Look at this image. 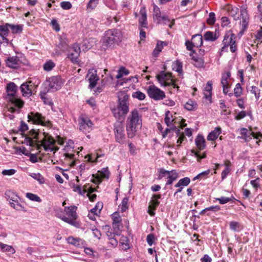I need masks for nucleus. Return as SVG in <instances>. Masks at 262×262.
Wrapping results in <instances>:
<instances>
[{"mask_svg":"<svg viewBox=\"0 0 262 262\" xmlns=\"http://www.w3.org/2000/svg\"><path fill=\"white\" fill-rule=\"evenodd\" d=\"M28 129L27 124L21 121L19 129H17V135L20 136L19 142L37 150L42 148L46 151H56L58 149L55 146V140L48 134L33 129L29 132V135L25 134V132Z\"/></svg>","mask_w":262,"mask_h":262,"instance_id":"1","label":"nucleus"},{"mask_svg":"<svg viewBox=\"0 0 262 262\" xmlns=\"http://www.w3.org/2000/svg\"><path fill=\"white\" fill-rule=\"evenodd\" d=\"M3 98L6 103L5 107V115L10 120L15 118L16 107V85L13 82H9L6 86V92Z\"/></svg>","mask_w":262,"mask_h":262,"instance_id":"2","label":"nucleus"},{"mask_svg":"<svg viewBox=\"0 0 262 262\" xmlns=\"http://www.w3.org/2000/svg\"><path fill=\"white\" fill-rule=\"evenodd\" d=\"M118 105L111 110L115 118L122 121L129 112L128 96L124 92H120L118 94Z\"/></svg>","mask_w":262,"mask_h":262,"instance_id":"3","label":"nucleus"},{"mask_svg":"<svg viewBox=\"0 0 262 262\" xmlns=\"http://www.w3.org/2000/svg\"><path fill=\"white\" fill-rule=\"evenodd\" d=\"M141 116L136 109L133 110L128 116L126 121V131L129 138H133L138 129L142 127Z\"/></svg>","mask_w":262,"mask_h":262,"instance_id":"4","label":"nucleus"},{"mask_svg":"<svg viewBox=\"0 0 262 262\" xmlns=\"http://www.w3.org/2000/svg\"><path fill=\"white\" fill-rule=\"evenodd\" d=\"M122 38V35L120 30H108L105 32L101 39L102 47L104 49L113 48L121 41Z\"/></svg>","mask_w":262,"mask_h":262,"instance_id":"5","label":"nucleus"},{"mask_svg":"<svg viewBox=\"0 0 262 262\" xmlns=\"http://www.w3.org/2000/svg\"><path fill=\"white\" fill-rule=\"evenodd\" d=\"M77 209V207L74 205L65 207L64 212H62V211L58 212L56 216L64 222L77 227V223L75 221L78 217L76 212Z\"/></svg>","mask_w":262,"mask_h":262,"instance_id":"6","label":"nucleus"},{"mask_svg":"<svg viewBox=\"0 0 262 262\" xmlns=\"http://www.w3.org/2000/svg\"><path fill=\"white\" fill-rule=\"evenodd\" d=\"M156 78L161 86H172L174 89L179 90L178 80L171 78V74L169 73H165L164 71H161L157 75Z\"/></svg>","mask_w":262,"mask_h":262,"instance_id":"7","label":"nucleus"},{"mask_svg":"<svg viewBox=\"0 0 262 262\" xmlns=\"http://www.w3.org/2000/svg\"><path fill=\"white\" fill-rule=\"evenodd\" d=\"M28 121L34 124L51 127L52 123L45 116L38 112H31L28 114Z\"/></svg>","mask_w":262,"mask_h":262,"instance_id":"8","label":"nucleus"},{"mask_svg":"<svg viewBox=\"0 0 262 262\" xmlns=\"http://www.w3.org/2000/svg\"><path fill=\"white\" fill-rule=\"evenodd\" d=\"M114 133L115 140L120 144H124L126 141V135L124 125L122 121H117L114 125Z\"/></svg>","mask_w":262,"mask_h":262,"instance_id":"9","label":"nucleus"},{"mask_svg":"<svg viewBox=\"0 0 262 262\" xmlns=\"http://www.w3.org/2000/svg\"><path fill=\"white\" fill-rule=\"evenodd\" d=\"M239 131L241 136L238 137L237 138L244 140L245 142H249L252 137L256 139L262 138V134L260 132L254 133L244 127L241 128Z\"/></svg>","mask_w":262,"mask_h":262,"instance_id":"10","label":"nucleus"},{"mask_svg":"<svg viewBox=\"0 0 262 262\" xmlns=\"http://www.w3.org/2000/svg\"><path fill=\"white\" fill-rule=\"evenodd\" d=\"M160 179L163 177H166L168 180L166 183V186L171 185L179 177L178 173L175 170L170 171L166 170L163 168L160 169L159 175Z\"/></svg>","mask_w":262,"mask_h":262,"instance_id":"11","label":"nucleus"},{"mask_svg":"<svg viewBox=\"0 0 262 262\" xmlns=\"http://www.w3.org/2000/svg\"><path fill=\"white\" fill-rule=\"evenodd\" d=\"M79 129L83 133H90L93 129V123L90 118L85 115H82L79 119Z\"/></svg>","mask_w":262,"mask_h":262,"instance_id":"12","label":"nucleus"},{"mask_svg":"<svg viewBox=\"0 0 262 262\" xmlns=\"http://www.w3.org/2000/svg\"><path fill=\"white\" fill-rule=\"evenodd\" d=\"M64 81L60 76H55L49 77L47 79L46 83L49 86V90L53 91L61 89Z\"/></svg>","mask_w":262,"mask_h":262,"instance_id":"13","label":"nucleus"},{"mask_svg":"<svg viewBox=\"0 0 262 262\" xmlns=\"http://www.w3.org/2000/svg\"><path fill=\"white\" fill-rule=\"evenodd\" d=\"M185 46L187 50L192 51L193 54L195 52L193 50V47H200L203 44L202 36L200 34H195L192 36L191 40H186L185 41Z\"/></svg>","mask_w":262,"mask_h":262,"instance_id":"14","label":"nucleus"},{"mask_svg":"<svg viewBox=\"0 0 262 262\" xmlns=\"http://www.w3.org/2000/svg\"><path fill=\"white\" fill-rule=\"evenodd\" d=\"M149 97L155 100H160L165 97L164 92L155 85H149L147 90Z\"/></svg>","mask_w":262,"mask_h":262,"instance_id":"15","label":"nucleus"},{"mask_svg":"<svg viewBox=\"0 0 262 262\" xmlns=\"http://www.w3.org/2000/svg\"><path fill=\"white\" fill-rule=\"evenodd\" d=\"M236 36L232 32L226 33L223 40V45L230 46L231 52L234 53L236 51Z\"/></svg>","mask_w":262,"mask_h":262,"instance_id":"16","label":"nucleus"},{"mask_svg":"<svg viewBox=\"0 0 262 262\" xmlns=\"http://www.w3.org/2000/svg\"><path fill=\"white\" fill-rule=\"evenodd\" d=\"M240 15L242 20L240 22V25L242 26L241 33L244 32L247 29L249 25V16L248 13L247 7L245 5H242L240 8Z\"/></svg>","mask_w":262,"mask_h":262,"instance_id":"17","label":"nucleus"},{"mask_svg":"<svg viewBox=\"0 0 262 262\" xmlns=\"http://www.w3.org/2000/svg\"><path fill=\"white\" fill-rule=\"evenodd\" d=\"M17 155H25L29 157L30 161L33 163L38 161L36 155L31 154L30 150L27 149L23 146L17 147Z\"/></svg>","mask_w":262,"mask_h":262,"instance_id":"18","label":"nucleus"},{"mask_svg":"<svg viewBox=\"0 0 262 262\" xmlns=\"http://www.w3.org/2000/svg\"><path fill=\"white\" fill-rule=\"evenodd\" d=\"M86 77L90 82L89 87L91 89L94 88L96 86L97 81L99 80L97 71L94 69L90 70Z\"/></svg>","mask_w":262,"mask_h":262,"instance_id":"19","label":"nucleus"},{"mask_svg":"<svg viewBox=\"0 0 262 262\" xmlns=\"http://www.w3.org/2000/svg\"><path fill=\"white\" fill-rule=\"evenodd\" d=\"M31 82H27L23 83L20 87V90L22 95L24 97L29 98L32 94V89L33 88L32 85L30 84Z\"/></svg>","mask_w":262,"mask_h":262,"instance_id":"20","label":"nucleus"},{"mask_svg":"<svg viewBox=\"0 0 262 262\" xmlns=\"http://www.w3.org/2000/svg\"><path fill=\"white\" fill-rule=\"evenodd\" d=\"M9 28H10L14 32L16 30V27L14 25L7 24L5 25L0 26V35L3 37L4 40H6V42L8 41V39L5 38L8 34Z\"/></svg>","mask_w":262,"mask_h":262,"instance_id":"21","label":"nucleus"},{"mask_svg":"<svg viewBox=\"0 0 262 262\" xmlns=\"http://www.w3.org/2000/svg\"><path fill=\"white\" fill-rule=\"evenodd\" d=\"M140 16L139 18V23L141 28H147V14L146 8L142 7L140 10Z\"/></svg>","mask_w":262,"mask_h":262,"instance_id":"22","label":"nucleus"},{"mask_svg":"<svg viewBox=\"0 0 262 262\" xmlns=\"http://www.w3.org/2000/svg\"><path fill=\"white\" fill-rule=\"evenodd\" d=\"M109 242L108 243V248H114L118 245V240L116 238L115 236L117 235L115 232L112 231H107L106 232Z\"/></svg>","mask_w":262,"mask_h":262,"instance_id":"23","label":"nucleus"},{"mask_svg":"<svg viewBox=\"0 0 262 262\" xmlns=\"http://www.w3.org/2000/svg\"><path fill=\"white\" fill-rule=\"evenodd\" d=\"M6 198L9 202L10 205L14 208L15 207V203L16 200V194L13 191L9 190L5 192Z\"/></svg>","mask_w":262,"mask_h":262,"instance_id":"24","label":"nucleus"},{"mask_svg":"<svg viewBox=\"0 0 262 262\" xmlns=\"http://www.w3.org/2000/svg\"><path fill=\"white\" fill-rule=\"evenodd\" d=\"M212 83L211 81H208L204 90V97L211 102L212 96Z\"/></svg>","mask_w":262,"mask_h":262,"instance_id":"25","label":"nucleus"},{"mask_svg":"<svg viewBox=\"0 0 262 262\" xmlns=\"http://www.w3.org/2000/svg\"><path fill=\"white\" fill-rule=\"evenodd\" d=\"M67 242L69 244L74 245L77 247H81L84 245V241L80 238H74L73 237H69L67 238Z\"/></svg>","mask_w":262,"mask_h":262,"instance_id":"26","label":"nucleus"},{"mask_svg":"<svg viewBox=\"0 0 262 262\" xmlns=\"http://www.w3.org/2000/svg\"><path fill=\"white\" fill-rule=\"evenodd\" d=\"M222 133V129L220 127H216L214 129L211 131L207 136V140L209 141H214L216 140L220 134Z\"/></svg>","mask_w":262,"mask_h":262,"instance_id":"27","label":"nucleus"},{"mask_svg":"<svg viewBox=\"0 0 262 262\" xmlns=\"http://www.w3.org/2000/svg\"><path fill=\"white\" fill-rule=\"evenodd\" d=\"M195 143L198 148L200 150H203L205 148V140L202 135H199L195 139Z\"/></svg>","mask_w":262,"mask_h":262,"instance_id":"28","label":"nucleus"},{"mask_svg":"<svg viewBox=\"0 0 262 262\" xmlns=\"http://www.w3.org/2000/svg\"><path fill=\"white\" fill-rule=\"evenodd\" d=\"M154 17L157 20L158 24H167L170 22V19L165 15H161L160 12H157L154 15Z\"/></svg>","mask_w":262,"mask_h":262,"instance_id":"29","label":"nucleus"},{"mask_svg":"<svg viewBox=\"0 0 262 262\" xmlns=\"http://www.w3.org/2000/svg\"><path fill=\"white\" fill-rule=\"evenodd\" d=\"M167 45L165 41H158L157 43L156 47L153 51L152 55L155 57H157L159 55V53L161 52L164 46Z\"/></svg>","mask_w":262,"mask_h":262,"instance_id":"30","label":"nucleus"},{"mask_svg":"<svg viewBox=\"0 0 262 262\" xmlns=\"http://www.w3.org/2000/svg\"><path fill=\"white\" fill-rule=\"evenodd\" d=\"M191 56V55H190ZM192 59L194 61V66L198 68L204 67V60L203 57H199L198 55H192Z\"/></svg>","mask_w":262,"mask_h":262,"instance_id":"31","label":"nucleus"},{"mask_svg":"<svg viewBox=\"0 0 262 262\" xmlns=\"http://www.w3.org/2000/svg\"><path fill=\"white\" fill-rule=\"evenodd\" d=\"M231 77V73L229 71H226L222 74L221 83L222 86L229 85V82L228 80Z\"/></svg>","mask_w":262,"mask_h":262,"instance_id":"32","label":"nucleus"},{"mask_svg":"<svg viewBox=\"0 0 262 262\" xmlns=\"http://www.w3.org/2000/svg\"><path fill=\"white\" fill-rule=\"evenodd\" d=\"M196 102L191 99H189L184 104V108L188 111H194L197 108Z\"/></svg>","mask_w":262,"mask_h":262,"instance_id":"33","label":"nucleus"},{"mask_svg":"<svg viewBox=\"0 0 262 262\" xmlns=\"http://www.w3.org/2000/svg\"><path fill=\"white\" fill-rule=\"evenodd\" d=\"M55 63L52 60H48L43 64V69L46 72H50L55 68Z\"/></svg>","mask_w":262,"mask_h":262,"instance_id":"34","label":"nucleus"},{"mask_svg":"<svg viewBox=\"0 0 262 262\" xmlns=\"http://www.w3.org/2000/svg\"><path fill=\"white\" fill-rule=\"evenodd\" d=\"M67 160L68 161L69 165L71 167L75 165V155L74 154L65 153L64 154Z\"/></svg>","mask_w":262,"mask_h":262,"instance_id":"35","label":"nucleus"},{"mask_svg":"<svg viewBox=\"0 0 262 262\" xmlns=\"http://www.w3.org/2000/svg\"><path fill=\"white\" fill-rule=\"evenodd\" d=\"M0 249L3 252H8L9 254H13L15 252V249L11 246H9L0 243Z\"/></svg>","mask_w":262,"mask_h":262,"instance_id":"36","label":"nucleus"},{"mask_svg":"<svg viewBox=\"0 0 262 262\" xmlns=\"http://www.w3.org/2000/svg\"><path fill=\"white\" fill-rule=\"evenodd\" d=\"M48 92L46 90L41 91L39 93V96L40 98L43 100L44 103L46 104H52L51 100L48 98L47 93Z\"/></svg>","mask_w":262,"mask_h":262,"instance_id":"37","label":"nucleus"},{"mask_svg":"<svg viewBox=\"0 0 262 262\" xmlns=\"http://www.w3.org/2000/svg\"><path fill=\"white\" fill-rule=\"evenodd\" d=\"M228 12L230 15L234 17L235 20L239 19V17L237 16L238 13V9L236 7L230 6L228 9Z\"/></svg>","mask_w":262,"mask_h":262,"instance_id":"38","label":"nucleus"},{"mask_svg":"<svg viewBox=\"0 0 262 262\" xmlns=\"http://www.w3.org/2000/svg\"><path fill=\"white\" fill-rule=\"evenodd\" d=\"M190 182V178L188 177H185L180 179L174 186H182L184 188V187L188 186Z\"/></svg>","mask_w":262,"mask_h":262,"instance_id":"39","label":"nucleus"},{"mask_svg":"<svg viewBox=\"0 0 262 262\" xmlns=\"http://www.w3.org/2000/svg\"><path fill=\"white\" fill-rule=\"evenodd\" d=\"M128 199L125 197L123 199L121 204L119 206V207L121 212H125L128 208Z\"/></svg>","mask_w":262,"mask_h":262,"instance_id":"40","label":"nucleus"},{"mask_svg":"<svg viewBox=\"0 0 262 262\" xmlns=\"http://www.w3.org/2000/svg\"><path fill=\"white\" fill-rule=\"evenodd\" d=\"M129 74V71L127 69H126L124 67H121L118 71L117 75H116V77L117 79H120L123 76H126Z\"/></svg>","mask_w":262,"mask_h":262,"instance_id":"41","label":"nucleus"},{"mask_svg":"<svg viewBox=\"0 0 262 262\" xmlns=\"http://www.w3.org/2000/svg\"><path fill=\"white\" fill-rule=\"evenodd\" d=\"M132 97L134 98L137 99L139 100H143L146 98V95L141 91H137L132 93Z\"/></svg>","mask_w":262,"mask_h":262,"instance_id":"42","label":"nucleus"},{"mask_svg":"<svg viewBox=\"0 0 262 262\" xmlns=\"http://www.w3.org/2000/svg\"><path fill=\"white\" fill-rule=\"evenodd\" d=\"M250 91L251 93L254 95L256 100H258L259 99L260 90L258 87L256 86H251L250 87Z\"/></svg>","mask_w":262,"mask_h":262,"instance_id":"43","label":"nucleus"},{"mask_svg":"<svg viewBox=\"0 0 262 262\" xmlns=\"http://www.w3.org/2000/svg\"><path fill=\"white\" fill-rule=\"evenodd\" d=\"M30 176L33 179L37 181L39 184H43L45 183V179L39 173H32Z\"/></svg>","mask_w":262,"mask_h":262,"instance_id":"44","label":"nucleus"},{"mask_svg":"<svg viewBox=\"0 0 262 262\" xmlns=\"http://www.w3.org/2000/svg\"><path fill=\"white\" fill-rule=\"evenodd\" d=\"M243 94V88L239 83L235 85L234 89V95L236 97H239Z\"/></svg>","mask_w":262,"mask_h":262,"instance_id":"45","label":"nucleus"},{"mask_svg":"<svg viewBox=\"0 0 262 262\" xmlns=\"http://www.w3.org/2000/svg\"><path fill=\"white\" fill-rule=\"evenodd\" d=\"M6 64L10 68H16V58L13 57L9 58L6 61Z\"/></svg>","mask_w":262,"mask_h":262,"instance_id":"46","label":"nucleus"},{"mask_svg":"<svg viewBox=\"0 0 262 262\" xmlns=\"http://www.w3.org/2000/svg\"><path fill=\"white\" fill-rule=\"evenodd\" d=\"M95 156V155L93 156V155H87L84 157V158L89 162L96 163L100 156L97 154L96 157Z\"/></svg>","mask_w":262,"mask_h":262,"instance_id":"47","label":"nucleus"},{"mask_svg":"<svg viewBox=\"0 0 262 262\" xmlns=\"http://www.w3.org/2000/svg\"><path fill=\"white\" fill-rule=\"evenodd\" d=\"M26 197L30 200L37 202H41V199L36 194L28 192L26 194Z\"/></svg>","mask_w":262,"mask_h":262,"instance_id":"48","label":"nucleus"},{"mask_svg":"<svg viewBox=\"0 0 262 262\" xmlns=\"http://www.w3.org/2000/svg\"><path fill=\"white\" fill-rule=\"evenodd\" d=\"M204 38L207 41H214L216 39L215 35L210 31H207L205 33Z\"/></svg>","mask_w":262,"mask_h":262,"instance_id":"49","label":"nucleus"},{"mask_svg":"<svg viewBox=\"0 0 262 262\" xmlns=\"http://www.w3.org/2000/svg\"><path fill=\"white\" fill-rule=\"evenodd\" d=\"M68 43L67 41L65 39H63L62 38L60 37L59 39V43L58 45V48L60 49V50L64 51L68 48Z\"/></svg>","mask_w":262,"mask_h":262,"instance_id":"50","label":"nucleus"},{"mask_svg":"<svg viewBox=\"0 0 262 262\" xmlns=\"http://www.w3.org/2000/svg\"><path fill=\"white\" fill-rule=\"evenodd\" d=\"M250 183L255 190L257 191L260 186V178L257 177L255 180H251Z\"/></svg>","mask_w":262,"mask_h":262,"instance_id":"51","label":"nucleus"},{"mask_svg":"<svg viewBox=\"0 0 262 262\" xmlns=\"http://www.w3.org/2000/svg\"><path fill=\"white\" fill-rule=\"evenodd\" d=\"M230 228L231 230L235 232L238 231L240 229V225L239 223L237 222H231L230 223Z\"/></svg>","mask_w":262,"mask_h":262,"instance_id":"52","label":"nucleus"},{"mask_svg":"<svg viewBox=\"0 0 262 262\" xmlns=\"http://www.w3.org/2000/svg\"><path fill=\"white\" fill-rule=\"evenodd\" d=\"M232 198L234 199L233 197L232 198H228V197H225V196H222L219 198H215V200L219 202L220 204H226L232 200Z\"/></svg>","mask_w":262,"mask_h":262,"instance_id":"53","label":"nucleus"},{"mask_svg":"<svg viewBox=\"0 0 262 262\" xmlns=\"http://www.w3.org/2000/svg\"><path fill=\"white\" fill-rule=\"evenodd\" d=\"M99 172H100V176L102 178L108 179L109 178L110 172L107 167L102 168L100 171H99Z\"/></svg>","mask_w":262,"mask_h":262,"instance_id":"54","label":"nucleus"},{"mask_svg":"<svg viewBox=\"0 0 262 262\" xmlns=\"http://www.w3.org/2000/svg\"><path fill=\"white\" fill-rule=\"evenodd\" d=\"M122 226L121 223H113L112 226L113 231L115 232V233L117 235H119L121 233L120 227Z\"/></svg>","mask_w":262,"mask_h":262,"instance_id":"55","label":"nucleus"},{"mask_svg":"<svg viewBox=\"0 0 262 262\" xmlns=\"http://www.w3.org/2000/svg\"><path fill=\"white\" fill-rule=\"evenodd\" d=\"M171 130H175L176 131V133L177 134V135L179 136L180 134V129L177 128L176 126H174L172 128H167L165 130L164 132L162 133V137L163 138H165L166 136L167 135L168 133H169Z\"/></svg>","mask_w":262,"mask_h":262,"instance_id":"56","label":"nucleus"},{"mask_svg":"<svg viewBox=\"0 0 262 262\" xmlns=\"http://www.w3.org/2000/svg\"><path fill=\"white\" fill-rule=\"evenodd\" d=\"M215 14L213 12H210L209 14V17L207 18V22L209 25H213L215 23Z\"/></svg>","mask_w":262,"mask_h":262,"instance_id":"57","label":"nucleus"},{"mask_svg":"<svg viewBox=\"0 0 262 262\" xmlns=\"http://www.w3.org/2000/svg\"><path fill=\"white\" fill-rule=\"evenodd\" d=\"M60 7L64 10H69L72 8V4L70 2L63 1L60 3Z\"/></svg>","mask_w":262,"mask_h":262,"instance_id":"58","label":"nucleus"},{"mask_svg":"<svg viewBox=\"0 0 262 262\" xmlns=\"http://www.w3.org/2000/svg\"><path fill=\"white\" fill-rule=\"evenodd\" d=\"M78 56L79 55H76L75 53L72 52L70 53L68 55V57L73 63H76L78 62Z\"/></svg>","mask_w":262,"mask_h":262,"instance_id":"59","label":"nucleus"},{"mask_svg":"<svg viewBox=\"0 0 262 262\" xmlns=\"http://www.w3.org/2000/svg\"><path fill=\"white\" fill-rule=\"evenodd\" d=\"M99 0H90L87 5L88 9H94L96 8Z\"/></svg>","mask_w":262,"mask_h":262,"instance_id":"60","label":"nucleus"},{"mask_svg":"<svg viewBox=\"0 0 262 262\" xmlns=\"http://www.w3.org/2000/svg\"><path fill=\"white\" fill-rule=\"evenodd\" d=\"M16 170L14 169H10L3 170L2 172V173L4 176H10L14 174Z\"/></svg>","mask_w":262,"mask_h":262,"instance_id":"61","label":"nucleus"},{"mask_svg":"<svg viewBox=\"0 0 262 262\" xmlns=\"http://www.w3.org/2000/svg\"><path fill=\"white\" fill-rule=\"evenodd\" d=\"M155 238L153 234H149L147 236L146 241L147 244L150 246H152L155 241Z\"/></svg>","mask_w":262,"mask_h":262,"instance_id":"62","label":"nucleus"},{"mask_svg":"<svg viewBox=\"0 0 262 262\" xmlns=\"http://www.w3.org/2000/svg\"><path fill=\"white\" fill-rule=\"evenodd\" d=\"M169 113V111L165 113V117L164 118V121H165V123L166 124V125L168 126H170L172 125V123L173 120H171V118L168 116Z\"/></svg>","mask_w":262,"mask_h":262,"instance_id":"63","label":"nucleus"},{"mask_svg":"<svg viewBox=\"0 0 262 262\" xmlns=\"http://www.w3.org/2000/svg\"><path fill=\"white\" fill-rule=\"evenodd\" d=\"M113 223H121V219L119 215L117 213L112 214Z\"/></svg>","mask_w":262,"mask_h":262,"instance_id":"64","label":"nucleus"}]
</instances>
